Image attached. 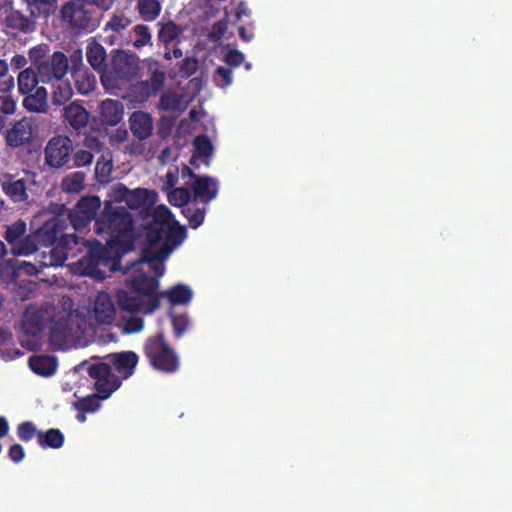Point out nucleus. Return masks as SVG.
<instances>
[{"instance_id": "f257e3e1", "label": "nucleus", "mask_w": 512, "mask_h": 512, "mask_svg": "<svg viewBox=\"0 0 512 512\" xmlns=\"http://www.w3.org/2000/svg\"><path fill=\"white\" fill-rule=\"evenodd\" d=\"M185 238L186 229L165 205H158L152 210L142 256L126 271V281L132 286L134 293L124 289L116 292L118 305L123 311L152 313L158 309L160 301L157 278L163 276L164 263Z\"/></svg>"}, {"instance_id": "f03ea898", "label": "nucleus", "mask_w": 512, "mask_h": 512, "mask_svg": "<svg viewBox=\"0 0 512 512\" xmlns=\"http://www.w3.org/2000/svg\"><path fill=\"white\" fill-rule=\"evenodd\" d=\"M157 202V193L145 188L129 190L125 185L117 183L109 188L105 207L96 220L98 235H107L105 246L94 248L89 255L79 261V272L82 275L102 280L107 271L118 267L120 257L133 246L135 233L133 220L124 203L130 209L146 211Z\"/></svg>"}, {"instance_id": "7ed1b4c3", "label": "nucleus", "mask_w": 512, "mask_h": 512, "mask_svg": "<svg viewBox=\"0 0 512 512\" xmlns=\"http://www.w3.org/2000/svg\"><path fill=\"white\" fill-rule=\"evenodd\" d=\"M89 318L79 310H71L69 298L63 299L62 309L28 308L24 313L21 336L22 346L35 350L40 346V333L43 321L50 319L49 339L57 349L85 346L94 335L96 326L112 325L116 318V308L111 295L98 292L88 309Z\"/></svg>"}, {"instance_id": "20e7f679", "label": "nucleus", "mask_w": 512, "mask_h": 512, "mask_svg": "<svg viewBox=\"0 0 512 512\" xmlns=\"http://www.w3.org/2000/svg\"><path fill=\"white\" fill-rule=\"evenodd\" d=\"M115 367L118 375L111 372L108 362L93 364L88 373L94 381L95 390L102 398H108L120 386V378L126 379L134 373L138 357L134 352L127 351L110 355L106 358Z\"/></svg>"}, {"instance_id": "39448f33", "label": "nucleus", "mask_w": 512, "mask_h": 512, "mask_svg": "<svg viewBox=\"0 0 512 512\" xmlns=\"http://www.w3.org/2000/svg\"><path fill=\"white\" fill-rule=\"evenodd\" d=\"M137 68L138 60L134 55L118 51L113 56L111 69L101 75V82L107 89L119 88L121 83L136 75Z\"/></svg>"}, {"instance_id": "423d86ee", "label": "nucleus", "mask_w": 512, "mask_h": 512, "mask_svg": "<svg viewBox=\"0 0 512 512\" xmlns=\"http://www.w3.org/2000/svg\"><path fill=\"white\" fill-rule=\"evenodd\" d=\"M146 354L157 370L174 372L179 367V360L174 351L164 342L162 337L152 338L146 345Z\"/></svg>"}, {"instance_id": "0eeeda50", "label": "nucleus", "mask_w": 512, "mask_h": 512, "mask_svg": "<svg viewBox=\"0 0 512 512\" xmlns=\"http://www.w3.org/2000/svg\"><path fill=\"white\" fill-rule=\"evenodd\" d=\"M34 177V173L30 171H23L19 177L6 174L2 182L3 192L15 203L27 202L35 184Z\"/></svg>"}, {"instance_id": "6e6552de", "label": "nucleus", "mask_w": 512, "mask_h": 512, "mask_svg": "<svg viewBox=\"0 0 512 512\" xmlns=\"http://www.w3.org/2000/svg\"><path fill=\"white\" fill-rule=\"evenodd\" d=\"M100 207L101 200L99 197H82L69 213L73 228L78 232H82L86 229L89 223L94 219Z\"/></svg>"}, {"instance_id": "1a4fd4ad", "label": "nucleus", "mask_w": 512, "mask_h": 512, "mask_svg": "<svg viewBox=\"0 0 512 512\" xmlns=\"http://www.w3.org/2000/svg\"><path fill=\"white\" fill-rule=\"evenodd\" d=\"M77 378L78 376L76 373L70 374L68 376V380L63 386L64 391H74V397L77 398V401L74 402V407L77 410L82 412H95L100 406L99 398H103L97 390V395L87 393L89 390V385H86L88 382L87 379L84 380L85 383L80 384L77 389L74 390V386L77 383Z\"/></svg>"}, {"instance_id": "9d476101", "label": "nucleus", "mask_w": 512, "mask_h": 512, "mask_svg": "<svg viewBox=\"0 0 512 512\" xmlns=\"http://www.w3.org/2000/svg\"><path fill=\"white\" fill-rule=\"evenodd\" d=\"M181 176L182 178H189L184 184L191 187L195 199L207 203L216 197L218 193V182L216 179L208 176H195L186 165L182 167Z\"/></svg>"}, {"instance_id": "9b49d317", "label": "nucleus", "mask_w": 512, "mask_h": 512, "mask_svg": "<svg viewBox=\"0 0 512 512\" xmlns=\"http://www.w3.org/2000/svg\"><path fill=\"white\" fill-rule=\"evenodd\" d=\"M73 151V144L67 136L53 137L45 147L46 162L55 168H60L67 164Z\"/></svg>"}, {"instance_id": "f8f14e48", "label": "nucleus", "mask_w": 512, "mask_h": 512, "mask_svg": "<svg viewBox=\"0 0 512 512\" xmlns=\"http://www.w3.org/2000/svg\"><path fill=\"white\" fill-rule=\"evenodd\" d=\"M85 147L91 151L101 152V156L98 158L96 163L95 175L99 182H109L113 172V158L111 152L106 148L104 149L102 144L94 137L86 138Z\"/></svg>"}, {"instance_id": "ddd939ff", "label": "nucleus", "mask_w": 512, "mask_h": 512, "mask_svg": "<svg viewBox=\"0 0 512 512\" xmlns=\"http://www.w3.org/2000/svg\"><path fill=\"white\" fill-rule=\"evenodd\" d=\"M68 61L63 53L57 52L52 55L50 60L38 65V77L43 83H49L53 80L60 81L67 73Z\"/></svg>"}, {"instance_id": "4468645a", "label": "nucleus", "mask_w": 512, "mask_h": 512, "mask_svg": "<svg viewBox=\"0 0 512 512\" xmlns=\"http://www.w3.org/2000/svg\"><path fill=\"white\" fill-rule=\"evenodd\" d=\"M26 224L18 221L7 228L6 240L11 244L12 251L17 255H29L36 251L34 241L24 238Z\"/></svg>"}, {"instance_id": "2eb2a0df", "label": "nucleus", "mask_w": 512, "mask_h": 512, "mask_svg": "<svg viewBox=\"0 0 512 512\" xmlns=\"http://www.w3.org/2000/svg\"><path fill=\"white\" fill-rule=\"evenodd\" d=\"M4 25L8 33L16 35L18 33H30L35 29L34 17L25 16L20 10L16 9L12 0L9 7L6 8Z\"/></svg>"}, {"instance_id": "dca6fc26", "label": "nucleus", "mask_w": 512, "mask_h": 512, "mask_svg": "<svg viewBox=\"0 0 512 512\" xmlns=\"http://www.w3.org/2000/svg\"><path fill=\"white\" fill-rule=\"evenodd\" d=\"M34 124L29 118L16 122L6 132V143L9 147H19L30 141L34 135Z\"/></svg>"}, {"instance_id": "f3484780", "label": "nucleus", "mask_w": 512, "mask_h": 512, "mask_svg": "<svg viewBox=\"0 0 512 512\" xmlns=\"http://www.w3.org/2000/svg\"><path fill=\"white\" fill-rule=\"evenodd\" d=\"M130 128L135 136L140 139L148 138L153 130V122L151 117L142 111L134 112L130 119Z\"/></svg>"}, {"instance_id": "a211bd4d", "label": "nucleus", "mask_w": 512, "mask_h": 512, "mask_svg": "<svg viewBox=\"0 0 512 512\" xmlns=\"http://www.w3.org/2000/svg\"><path fill=\"white\" fill-rule=\"evenodd\" d=\"M123 111L122 104L112 99L102 101L100 106L102 121L112 126L118 124L122 120Z\"/></svg>"}, {"instance_id": "6ab92c4d", "label": "nucleus", "mask_w": 512, "mask_h": 512, "mask_svg": "<svg viewBox=\"0 0 512 512\" xmlns=\"http://www.w3.org/2000/svg\"><path fill=\"white\" fill-rule=\"evenodd\" d=\"M149 70L152 72L150 80L141 83L142 94L145 97H149L157 93V91L162 87L165 80V73L158 69L157 62L150 61Z\"/></svg>"}, {"instance_id": "aec40b11", "label": "nucleus", "mask_w": 512, "mask_h": 512, "mask_svg": "<svg viewBox=\"0 0 512 512\" xmlns=\"http://www.w3.org/2000/svg\"><path fill=\"white\" fill-rule=\"evenodd\" d=\"M171 305H186L193 297L192 289L184 284H177L162 293Z\"/></svg>"}, {"instance_id": "412c9836", "label": "nucleus", "mask_w": 512, "mask_h": 512, "mask_svg": "<svg viewBox=\"0 0 512 512\" xmlns=\"http://www.w3.org/2000/svg\"><path fill=\"white\" fill-rule=\"evenodd\" d=\"M29 366L35 374L47 377L55 373L57 362L51 356L37 355L29 359Z\"/></svg>"}, {"instance_id": "4be33fe9", "label": "nucleus", "mask_w": 512, "mask_h": 512, "mask_svg": "<svg viewBox=\"0 0 512 512\" xmlns=\"http://www.w3.org/2000/svg\"><path fill=\"white\" fill-rule=\"evenodd\" d=\"M24 107L36 113H44L48 109V94L47 90L43 87H39L34 93L29 94L23 100Z\"/></svg>"}, {"instance_id": "5701e85b", "label": "nucleus", "mask_w": 512, "mask_h": 512, "mask_svg": "<svg viewBox=\"0 0 512 512\" xmlns=\"http://www.w3.org/2000/svg\"><path fill=\"white\" fill-rule=\"evenodd\" d=\"M64 118L71 127L80 129L88 123L89 115L82 106L72 103L64 109Z\"/></svg>"}, {"instance_id": "b1692460", "label": "nucleus", "mask_w": 512, "mask_h": 512, "mask_svg": "<svg viewBox=\"0 0 512 512\" xmlns=\"http://www.w3.org/2000/svg\"><path fill=\"white\" fill-rule=\"evenodd\" d=\"M26 3L31 17H47L57 9V0H22Z\"/></svg>"}, {"instance_id": "393cba45", "label": "nucleus", "mask_w": 512, "mask_h": 512, "mask_svg": "<svg viewBox=\"0 0 512 512\" xmlns=\"http://www.w3.org/2000/svg\"><path fill=\"white\" fill-rule=\"evenodd\" d=\"M195 152L191 158V163L195 166L207 164V160L212 153V144L205 136H199L194 141Z\"/></svg>"}, {"instance_id": "a878e982", "label": "nucleus", "mask_w": 512, "mask_h": 512, "mask_svg": "<svg viewBox=\"0 0 512 512\" xmlns=\"http://www.w3.org/2000/svg\"><path fill=\"white\" fill-rule=\"evenodd\" d=\"M38 83V77L31 68L21 71L17 77L18 90L21 94L31 93Z\"/></svg>"}, {"instance_id": "bb28decb", "label": "nucleus", "mask_w": 512, "mask_h": 512, "mask_svg": "<svg viewBox=\"0 0 512 512\" xmlns=\"http://www.w3.org/2000/svg\"><path fill=\"white\" fill-rule=\"evenodd\" d=\"M131 19L123 12L116 11L113 16L105 24V32L119 34L125 30L130 24Z\"/></svg>"}, {"instance_id": "cd10ccee", "label": "nucleus", "mask_w": 512, "mask_h": 512, "mask_svg": "<svg viewBox=\"0 0 512 512\" xmlns=\"http://www.w3.org/2000/svg\"><path fill=\"white\" fill-rule=\"evenodd\" d=\"M86 56L89 64L95 70H101L104 66L106 53L104 48L98 43H91L87 47Z\"/></svg>"}, {"instance_id": "c85d7f7f", "label": "nucleus", "mask_w": 512, "mask_h": 512, "mask_svg": "<svg viewBox=\"0 0 512 512\" xmlns=\"http://www.w3.org/2000/svg\"><path fill=\"white\" fill-rule=\"evenodd\" d=\"M137 8L145 21L155 20L161 11V5L157 0H139Z\"/></svg>"}, {"instance_id": "c756f323", "label": "nucleus", "mask_w": 512, "mask_h": 512, "mask_svg": "<svg viewBox=\"0 0 512 512\" xmlns=\"http://www.w3.org/2000/svg\"><path fill=\"white\" fill-rule=\"evenodd\" d=\"M77 90L81 94H88L95 88L96 79L93 75L82 70H75L73 72Z\"/></svg>"}, {"instance_id": "7c9ffc66", "label": "nucleus", "mask_w": 512, "mask_h": 512, "mask_svg": "<svg viewBox=\"0 0 512 512\" xmlns=\"http://www.w3.org/2000/svg\"><path fill=\"white\" fill-rule=\"evenodd\" d=\"M38 439L41 446L53 449L60 448L64 443L63 434L56 429H50L46 433H39Z\"/></svg>"}, {"instance_id": "2f4dec72", "label": "nucleus", "mask_w": 512, "mask_h": 512, "mask_svg": "<svg viewBox=\"0 0 512 512\" xmlns=\"http://www.w3.org/2000/svg\"><path fill=\"white\" fill-rule=\"evenodd\" d=\"M85 176L76 172L66 176L62 181V189L68 193H78L84 187Z\"/></svg>"}, {"instance_id": "473e14b6", "label": "nucleus", "mask_w": 512, "mask_h": 512, "mask_svg": "<svg viewBox=\"0 0 512 512\" xmlns=\"http://www.w3.org/2000/svg\"><path fill=\"white\" fill-rule=\"evenodd\" d=\"M181 33L182 29L180 26L176 25L172 21H168L160 24L158 36L162 42L169 43L178 39Z\"/></svg>"}, {"instance_id": "72a5a7b5", "label": "nucleus", "mask_w": 512, "mask_h": 512, "mask_svg": "<svg viewBox=\"0 0 512 512\" xmlns=\"http://www.w3.org/2000/svg\"><path fill=\"white\" fill-rule=\"evenodd\" d=\"M73 95V90L69 82L58 81L55 91L53 92V103L56 105H62L68 101Z\"/></svg>"}, {"instance_id": "f704fd0d", "label": "nucleus", "mask_w": 512, "mask_h": 512, "mask_svg": "<svg viewBox=\"0 0 512 512\" xmlns=\"http://www.w3.org/2000/svg\"><path fill=\"white\" fill-rule=\"evenodd\" d=\"M183 214L189 221L190 226L197 228L204 220L205 211L203 208L195 207L194 204H191L183 210Z\"/></svg>"}, {"instance_id": "c9c22d12", "label": "nucleus", "mask_w": 512, "mask_h": 512, "mask_svg": "<svg viewBox=\"0 0 512 512\" xmlns=\"http://www.w3.org/2000/svg\"><path fill=\"white\" fill-rule=\"evenodd\" d=\"M190 200V192L184 187L175 188L168 193V201L174 206H184Z\"/></svg>"}, {"instance_id": "e433bc0d", "label": "nucleus", "mask_w": 512, "mask_h": 512, "mask_svg": "<svg viewBox=\"0 0 512 512\" xmlns=\"http://www.w3.org/2000/svg\"><path fill=\"white\" fill-rule=\"evenodd\" d=\"M134 32L137 37L133 42L134 47L141 48L150 43L151 34L147 26L137 25L134 28Z\"/></svg>"}, {"instance_id": "4c0bfd02", "label": "nucleus", "mask_w": 512, "mask_h": 512, "mask_svg": "<svg viewBox=\"0 0 512 512\" xmlns=\"http://www.w3.org/2000/svg\"><path fill=\"white\" fill-rule=\"evenodd\" d=\"M215 82L222 88L231 85V70L224 67H218L216 70Z\"/></svg>"}, {"instance_id": "58836bf2", "label": "nucleus", "mask_w": 512, "mask_h": 512, "mask_svg": "<svg viewBox=\"0 0 512 512\" xmlns=\"http://www.w3.org/2000/svg\"><path fill=\"white\" fill-rule=\"evenodd\" d=\"M143 328V320L138 316L130 317L123 325L125 333L139 332Z\"/></svg>"}, {"instance_id": "ea45409f", "label": "nucleus", "mask_w": 512, "mask_h": 512, "mask_svg": "<svg viewBox=\"0 0 512 512\" xmlns=\"http://www.w3.org/2000/svg\"><path fill=\"white\" fill-rule=\"evenodd\" d=\"M16 110L14 100L8 95L0 96V112L5 115H11Z\"/></svg>"}, {"instance_id": "a19ab883", "label": "nucleus", "mask_w": 512, "mask_h": 512, "mask_svg": "<svg viewBox=\"0 0 512 512\" xmlns=\"http://www.w3.org/2000/svg\"><path fill=\"white\" fill-rule=\"evenodd\" d=\"M244 60V55L238 50H229L224 55V62L230 66H239Z\"/></svg>"}, {"instance_id": "79ce46f5", "label": "nucleus", "mask_w": 512, "mask_h": 512, "mask_svg": "<svg viewBox=\"0 0 512 512\" xmlns=\"http://www.w3.org/2000/svg\"><path fill=\"white\" fill-rule=\"evenodd\" d=\"M92 160V153L86 150H80L74 156V162L77 167L87 166L92 163Z\"/></svg>"}, {"instance_id": "37998d69", "label": "nucleus", "mask_w": 512, "mask_h": 512, "mask_svg": "<svg viewBox=\"0 0 512 512\" xmlns=\"http://www.w3.org/2000/svg\"><path fill=\"white\" fill-rule=\"evenodd\" d=\"M36 434L34 426L30 423H23L19 426L18 435L22 440L29 441Z\"/></svg>"}, {"instance_id": "c03bdc74", "label": "nucleus", "mask_w": 512, "mask_h": 512, "mask_svg": "<svg viewBox=\"0 0 512 512\" xmlns=\"http://www.w3.org/2000/svg\"><path fill=\"white\" fill-rule=\"evenodd\" d=\"M172 324H173L175 333L179 336L183 332H185V330L188 328L189 320L185 315L179 316V317H173Z\"/></svg>"}, {"instance_id": "a18cd8bd", "label": "nucleus", "mask_w": 512, "mask_h": 512, "mask_svg": "<svg viewBox=\"0 0 512 512\" xmlns=\"http://www.w3.org/2000/svg\"><path fill=\"white\" fill-rule=\"evenodd\" d=\"M178 176H179V169L177 167L170 168L166 174L164 189L168 190V189L172 188L173 186H175L178 181Z\"/></svg>"}, {"instance_id": "49530a36", "label": "nucleus", "mask_w": 512, "mask_h": 512, "mask_svg": "<svg viewBox=\"0 0 512 512\" xmlns=\"http://www.w3.org/2000/svg\"><path fill=\"white\" fill-rule=\"evenodd\" d=\"M9 457L14 462H20L24 458V450L21 445L15 444L9 449Z\"/></svg>"}, {"instance_id": "de8ad7c7", "label": "nucleus", "mask_w": 512, "mask_h": 512, "mask_svg": "<svg viewBox=\"0 0 512 512\" xmlns=\"http://www.w3.org/2000/svg\"><path fill=\"white\" fill-rule=\"evenodd\" d=\"M45 53V48L43 47H34L32 49H30L29 51V57L31 59V61L33 62H37Z\"/></svg>"}, {"instance_id": "09e8293b", "label": "nucleus", "mask_w": 512, "mask_h": 512, "mask_svg": "<svg viewBox=\"0 0 512 512\" xmlns=\"http://www.w3.org/2000/svg\"><path fill=\"white\" fill-rule=\"evenodd\" d=\"M27 63L26 58L23 55H15L11 59V66L15 69L23 68Z\"/></svg>"}, {"instance_id": "8fccbe9b", "label": "nucleus", "mask_w": 512, "mask_h": 512, "mask_svg": "<svg viewBox=\"0 0 512 512\" xmlns=\"http://www.w3.org/2000/svg\"><path fill=\"white\" fill-rule=\"evenodd\" d=\"M251 15V11L250 9L247 7L246 4L244 3H241L238 8H237V11H236V18L238 20H241L244 16L245 17H248Z\"/></svg>"}, {"instance_id": "3c124183", "label": "nucleus", "mask_w": 512, "mask_h": 512, "mask_svg": "<svg viewBox=\"0 0 512 512\" xmlns=\"http://www.w3.org/2000/svg\"><path fill=\"white\" fill-rule=\"evenodd\" d=\"M88 2L96 5L97 7L108 10L114 3V0H87Z\"/></svg>"}, {"instance_id": "603ef678", "label": "nucleus", "mask_w": 512, "mask_h": 512, "mask_svg": "<svg viewBox=\"0 0 512 512\" xmlns=\"http://www.w3.org/2000/svg\"><path fill=\"white\" fill-rule=\"evenodd\" d=\"M8 432V423L5 418L0 417V437H3Z\"/></svg>"}, {"instance_id": "864d4df0", "label": "nucleus", "mask_w": 512, "mask_h": 512, "mask_svg": "<svg viewBox=\"0 0 512 512\" xmlns=\"http://www.w3.org/2000/svg\"><path fill=\"white\" fill-rule=\"evenodd\" d=\"M239 35L240 37L245 41H250L253 37L252 34L247 33L246 29L244 27L239 28Z\"/></svg>"}, {"instance_id": "5fc2aeb1", "label": "nucleus", "mask_w": 512, "mask_h": 512, "mask_svg": "<svg viewBox=\"0 0 512 512\" xmlns=\"http://www.w3.org/2000/svg\"><path fill=\"white\" fill-rule=\"evenodd\" d=\"M181 56H182V51L180 49H174L172 53H170V52L165 53V58H167V59H171L172 57L180 58Z\"/></svg>"}, {"instance_id": "6e6d98bb", "label": "nucleus", "mask_w": 512, "mask_h": 512, "mask_svg": "<svg viewBox=\"0 0 512 512\" xmlns=\"http://www.w3.org/2000/svg\"><path fill=\"white\" fill-rule=\"evenodd\" d=\"M8 71L7 63L4 60H0V77L4 76Z\"/></svg>"}, {"instance_id": "4d7b16f0", "label": "nucleus", "mask_w": 512, "mask_h": 512, "mask_svg": "<svg viewBox=\"0 0 512 512\" xmlns=\"http://www.w3.org/2000/svg\"><path fill=\"white\" fill-rule=\"evenodd\" d=\"M20 268L22 269V265L20 266ZM23 269H25V271L30 274L34 273L35 271V267L32 264H28L26 262L23 263Z\"/></svg>"}, {"instance_id": "13d9d810", "label": "nucleus", "mask_w": 512, "mask_h": 512, "mask_svg": "<svg viewBox=\"0 0 512 512\" xmlns=\"http://www.w3.org/2000/svg\"><path fill=\"white\" fill-rule=\"evenodd\" d=\"M9 335L0 330V346L4 345L9 340Z\"/></svg>"}, {"instance_id": "bf43d9fd", "label": "nucleus", "mask_w": 512, "mask_h": 512, "mask_svg": "<svg viewBox=\"0 0 512 512\" xmlns=\"http://www.w3.org/2000/svg\"><path fill=\"white\" fill-rule=\"evenodd\" d=\"M11 0H0V13H4Z\"/></svg>"}, {"instance_id": "052dcab7", "label": "nucleus", "mask_w": 512, "mask_h": 512, "mask_svg": "<svg viewBox=\"0 0 512 512\" xmlns=\"http://www.w3.org/2000/svg\"><path fill=\"white\" fill-rule=\"evenodd\" d=\"M185 64H186L187 66H189V70H190V71L194 70V69H195V67H196V62H195L194 60L187 59V60L185 61Z\"/></svg>"}, {"instance_id": "680f3d73", "label": "nucleus", "mask_w": 512, "mask_h": 512, "mask_svg": "<svg viewBox=\"0 0 512 512\" xmlns=\"http://www.w3.org/2000/svg\"><path fill=\"white\" fill-rule=\"evenodd\" d=\"M6 123L5 116L0 112V131L4 128Z\"/></svg>"}, {"instance_id": "e2e57ef3", "label": "nucleus", "mask_w": 512, "mask_h": 512, "mask_svg": "<svg viewBox=\"0 0 512 512\" xmlns=\"http://www.w3.org/2000/svg\"><path fill=\"white\" fill-rule=\"evenodd\" d=\"M213 29H214V31H216V30L222 31L223 29H225V24H224V23L219 22V23H217V24L214 26V28H213Z\"/></svg>"}, {"instance_id": "0e129e2a", "label": "nucleus", "mask_w": 512, "mask_h": 512, "mask_svg": "<svg viewBox=\"0 0 512 512\" xmlns=\"http://www.w3.org/2000/svg\"><path fill=\"white\" fill-rule=\"evenodd\" d=\"M5 254V245L0 241V257Z\"/></svg>"}, {"instance_id": "69168bd1", "label": "nucleus", "mask_w": 512, "mask_h": 512, "mask_svg": "<svg viewBox=\"0 0 512 512\" xmlns=\"http://www.w3.org/2000/svg\"><path fill=\"white\" fill-rule=\"evenodd\" d=\"M77 419L80 422H84L86 420V417H85V415L83 413H80V414L77 415Z\"/></svg>"}, {"instance_id": "338daca9", "label": "nucleus", "mask_w": 512, "mask_h": 512, "mask_svg": "<svg viewBox=\"0 0 512 512\" xmlns=\"http://www.w3.org/2000/svg\"><path fill=\"white\" fill-rule=\"evenodd\" d=\"M73 57H74V59H75L76 61H81V59H82V56H81V54H80V53H75V54L73 55Z\"/></svg>"}, {"instance_id": "774afa93", "label": "nucleus", "mask_w": 512, "mask_h": 512, "mask_svg": "<svg viewBox=\"0 0 512 512\" xmlns=\"http://www.w3.org/2000/svg\"><path fill=\"white\" fill-rule=\"evenodd\" d=\"M14 86V82H13V79L10 78L9 81H8V87H13Z\"/></svg>"}]
</instances>
